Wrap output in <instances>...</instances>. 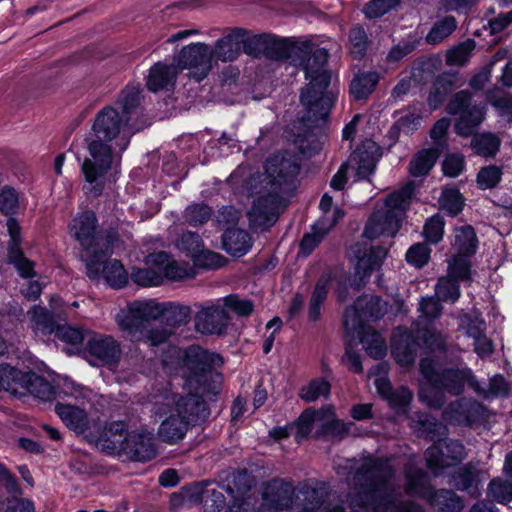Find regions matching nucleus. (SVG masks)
<instances>
[{"mask_svg":"<svg viewBox=\"0 0 512 512\" xmlns=\"http://www.w3.org/2000/svg\"><path fill=\"white\" fill-rule=\"evenodd\" d=\"M127 118L111 107L101 110L93 123L94 139L88 142L89 156L81 164L85 179L83 190L97 197L111 182L110 171L121 161V155L130 142V131L126 129Z\"/></svg>","mask_w":512,"mask_h":512,"instance_id":"f257e3e1","label":"nucleus"},{"mask_svg":"<svg viewBox=\"0 0 512 512\" xmlns=\"http://www.w3.org/2000/svg\"><path fill=\"white\" fill-rule=\"evenodd\" d=\"M300 166L289 153L275 154L264 166V172L249 176L242 193L251 199L247 210L250 226L267 229L272 226L282 206V195L291 191Z\"/></svg>","mask_w":512,"mask_h":512,"instance_id":"f03ea898","label":"nucleus"},{"mask_svg":"<svg viewBox=\"0 0 512 512\" xmlns=\"http://www.w3.org/2000/svg\"><path fill=\"white\" fill-rule=\"evenodd\" d=\"M172 354L181 360L177 373L185 379L189 392L185 396L165 397L164 402L154 404V414L160 417L168 412L195 424L207 418L209 412L202 395L207 391V381L212 368L220 366L223 361L220 355L208 352L199 346H190L185 351L172 349Z\"/></svg>","mask_w":512,"mask_h":512,"instance_id":"7ed1b4c3","label":"nucleus"},{"mask_svg":"<svg viewBox=\"0 0 512 512\" xmlns=\"http://www.w3.org/2000/svg\"><path fill=\"white\" fill-rule=\"evenodd\" d=\"M393 474L390 461L366 459L354 477L360 491L351 499L353 512H424L413 502H401L388 493V481Z\"/></svg>","mask_w":512,"mask_h":512,"instance_id":"20e7f679","label":"nucleus"},{"mask_svg":"<svg viewBox=\"0 0 512 512\" xmlns=\"http://www.w3.org/2000/svg\"><path fill=\"white\" fill-rule=\"evenodd\" d=\"M440 300L434 297L422 298L419 303L420 315L409 331L398 327L392 336L391 353L403 368L411 367L421 347L430 351L445 349V337L432 327V322L442 312Z\"/></svg>","mask_w":512,"mask_h":512,"instance_id":"39448f33","label":"nucleus"},{"mask_svg":"<svg viewBox=\"0 0 512 512\" xmlns=\"http://www.w3.org/2000/svg\"><path fill=\"white\" fill-rule=\"evenodd\" d=\"M290 56L299 57V65L303 67L309 84L302 91L300 100L308 112V119L323 120L327 117L332 105V98L324 94L331 82V73L325 69L328 52L325 48H314L308 42L289 47Z\"/></svg>","mask_w":512,"mask_h":512,"instance_id":"423d86ee","label":"nucleus"},{"mask_svg":"<svg viewBox=\"0 0 512 512\" xmlns=\"http://www.w3.org/2000/svg\"><path fill=\"white\" fill-rule=\"evenodd\" d=\"M420 372L429 383L428 387H421L419 399L430 408H441L445 403L443 392L459 395L466 385L476 386V381L470 369H445L442 372L435 370V363L430 358L420 362Z\"/></svg>","mask_w":512,"mask_h":512,"instance_id":"0eeeda50","label":"nucleus"},{"mask_svg":"<svg viewBox=\"0 0 512 512\" xmlns=\"http://www.w3.org/2000/svg\"><path fill=\"white\" fill-rule=\"evenodd\" d=\"M414 191L412 182L402 189L390 194L384 204L375 209L369 218L364 236L368 239H375L380 236L394 237L400 227V219L409 204Z\"/></svg>","mask_w":512,"mask_h":512,"instance_id":"6e6552de","label":"nucleus"},{"mask_svg":"<svg viewBox=\"0 0 512 512\" xmlns=\"http://www.w3.org/2000/svg\"><path fill=\"white\" fill-rule=\"evenodd\" d=\"M69 231L88 254V258L86 259L88 276L90 278H97L99 276L100 267L102 266L101 259L111 252L108 247L100 252L96 248L100 245L102 238L97 235V219L95 213L91 210L78 213L73 218L69 226Z\"/></svg>","mask_w":512,"mask_h":512,"instance_id":"1a4fd4ad","label":"nucleus"},{"mask_svg":"<svg viewBox=\"0 0 512 512\" xmlns=\"http://www.w3.org/2000/svg\"><path fill=\"white\" fill-rule=\"evenodd\" d=\"M161 311L160 303L155 300H135L117 313L115 321L124 333L137 341L143 339V331L150 321L160 318Z\"/></svg>","mask_w":512,"mask_h":512,"instance_id":"9d476101","label":"nucleus"},{"mask_svg":"<svg viewBox=\"0 0 512 512\" xmlns=\"http://www.w3.org/2000/svg\"><path fill=\"white\" fill-rule=\"evenodd\" d=\"M406 492L425 498L440 512H460L464 508L461 498L450 490L434 491L428 483L427 476L420 470L408 469Z\"/></svg>","mask_w":512,"mask_h":512,"instance_id":"9b49d317","label":"nucleus"},{"mask_svg":"<svg viewBox=\"0 0 512 512\" xmlns=\"http://www.w3.org/2000/svg\"><path fill=\"white\" fill-rule=\"evenodd\" d=\"M449 114L458 115L455 130L459 135L468 136L479 126L485 117V106L471 103L468 91L458 92L447 107Z\"/></svg>","mask_w":512,"mask_h":512,"instance_id":"f8f14e48","label":"nucleus"},{"mask_svg":"<svg viewBox=\"0 0 512 512\" xmlns=\"http://www.w3.org/2000/svg\"><path fill=\"white\" fill-rule=\"evenodd\" d=\"M354 262V279L351 286L356 289L366 284L371 274L380 269L387 250L381 246H369L357 243L352 247Z\"/></svg>","mask_w":512,"mask_h":512,"instance_id":"ddd939ff","label":"nucleus"},{"mask_svg":"<svg viewBox=\"0 0 512 512\" xmlns=\"http://www.w3.org/2000/svg\"><path fill=\"white\" fill-rule=\"evenodd\" d=\"M428 469L435 475H444L446 470L455 466L465 457L464 446L455 440H439L426 451Z\"/></svg>","mask_w":512,"mask_h":512,"instance_id":"4468645a","label":"nucleus"},{"mask_svg":"<svg viewBox=\"0 0 512 512\" xmlns=\"http://www.w3.org/2000/svg\"><path fill=\"white\" fill-rule=\"evenodd\" d=\"M387 312V304L377 296L364 295L359 297L353 306L344 312V326L347 331H355L365 327L363 318L379 319Z\"/></svg>","mask_w":512,"mask_h":512,"instance_id":"2eb2a0df","label":"nucleus"},{"mask_svg":"<svg viewBox=\"0 0 512 512\" xmlns=\"http://www.w3.org/2000/svg\"><path fill=\"white\" fill-rule=\"evenodd\" d=\"M194 326L201 334L221 335L229 325V315L220 299L206 304L197 305Z\"/></svg>","mask_w":512,"mask_h":512,"instance_id":"dca6fc26","label":"nucleus"},{"mask_svg":"<svg viewBox=\"0 0 512 512\" xmlns=\"http://www.w3.org/2000/svg\"><path fill=\"white\" fill-rule=\"evenodd\" d=\"M212 60L211 48L205 43L197 42L182 48L176 62L178 68L189 69L191 76L199 82L211 70Z\"/></svg>","mask_w":512,"mask_h":512,"instance_id":"f3484780","label":"nucleus"},{"mask_svg":"<svg viewBox=\"0 0 512 512\" xmlns=\"http://www.w3.org/2000/svg\"><path fill=\"white\" fill-rule=\"evenodd\" d=\"M241 47L247 55L259 57L265 54L268 58L280 60L289 58V46L283 41L270 35H255L242 38Z\"/></svg>","mask_w":512,"mask_h":512,"instance_id":"a211bd4d","label":"nucleus"},{"mask_svg":"<svg viewBox=\"0 0 512 512\" xmlns=\"http://www.w3.org/2000/svg\"><path fill=\"white\" fill-rule=\"evenodd\" d=\"M126 430L127 426L123 421H114L104 426L101 431L96 425L90 437L101 449L107 450L109 453H120L127 442Z\"/></svg>","mask_w":512,"mask_h":512,"instance_id":"6ab92c4d","label":"nucleus"},{"mask_svg":"<svg viewBox=\"0 0 512 512\" xmlns=\"http://www.w3.org/2000/svg\"><path fill=\"white\" fill-rule=\"evenodd\" d=\"M166 261V252L149 254L145 258V267L133 268L131 272L132 281L142 287H154L163 283V268L161 265Z\"/></svg>","mask_w":512,"mask_h":512,"instance_id":"aec40b11","label":"nucleus"},{"mask_svg":"<svg viewBox=\"0 0 512 512\" xmlns=\"http://www.w3.org/2000/svg\"><path fill=\"white\" fill-rule=\"evenodd\" d=\"M87 352L95 359L94 365H114L121 356L119 343L107 335H96L87 342Z\"/></svg>","mask_w":512,"mask_h":512,"instance_id":"412c9836","label":"nucleus"},{"mask_svg":"<svg viewBox=\"0 0 512 512\" xmlns=\"http://www.w3.org/2000/svg\"><path fill=\"white\" fill-rule=\"evenodd\" d=\"M55 411L68 428L78 434L90 436L96 423L89 419L86 411L72 404L58 403Z\"/></svg>","mask_w":512,"mask_h":512,"instance_id":"4be33fe9","label":"nucleus"},{"mask_svg":"<svg viewBox=\"0 0 512 512\" xmlns=\"http://www.w3.org/2000/svg\"><path fill=\"white\" fill-rule=\"evenodd\" d=\"M375 386L378 393L388 402L398 414H406L410 402L413 399V393L407 387L393 389L391 383L386 377H378L375 380Z\"/></svg>","mask_w":512,"mask_h":512,"instance_id":"5701e85b","label":"nucleus"},{"mask_svg":"<svg viewBox=\"0 0 512 512\" xmlns=\"http://www.w3.org/2000/svg\"><path fill=\"white\" fill-rule=\"evenodd\" d=\"M293 489L282 480H272L263 490V505L268 509L284 510L292 505Z\"/></svg>","mask_w":512,"mask_h":512,"instance_id":"b1692460","label":"nucleus"},{"mask_svg":"<svg viewBox=\"0 0 512 512\" xmlns=\"http://www.w3.org/2000/svg\"><path fill=\"white\" fill-rule=\"evenodd\" d=\"M136 461H149L156 455L153 437L146 432L127 434V442L122 451Z\"/></svg>","mask_w":512,"mask_h":512,"instance_id":"393cba45","label":"nucleus"},{"mask_svg":"<svg viewBox=\"0 0 512 512\" xmlns=\"http://www.w3.org/2000/svg\"><path fill=\"white\" fill-rule=\"evenodd\" d=\"M481 412V405L476 401L462 398L451 403L444 411V419L450 423L470 425Z\"/></svg>","mask_w":512,"mask_h":512,"instance_id":"a878e982","label":"nucleus"},{"mask_svg":"<svg viewBox=\"0 0 512 512\" xmlns=\"http://www.w3.org/2000/svg\"><path fill=\"white\" fill-rule=\"evenodd\" d=\"M246 30L236 28L231 33L216 41L212 50V59L223 62L234 61L241 53L242 38Z\"/></svg>","mask_w":512,"mask_h":512,"instance_id":"bb28decb","label":"nucleus"},{"mask_svg":"<svg viewBox=\"0 0 512 512\" xmlns=\"http://www.w3.org/2000/svg\"><path fill=\"white\" fill-rule=\"evenodd\" d=\"M485 479L483 472L472 466H464L453 473L449 484L458 490L466 491L472 497H478Z\"/></svg>","mask_w":512,"mask_h":512,"instance_id":"cd10ccee","label":"nucleus"},{"mask_svg":"<svg viewBox=\"0 0 512 512\" xmlns=\"http://www.w3.org/2000/svg\"><path fill=\"white\" fill-rule=\"evenodd\" d=\"M331 415L332 406L330 405L325 406L317 411L311 409L305 410L300 415L297 422L291 425L293 435L296 441L300 442L303 439L307 438L311 434L314 426L320 427V423L324 419V417L329 418Z\"/></svg>","mask_w":512,"mask_h":512,"instance_id":"c85d7f7f","label":"nucleus"},{"mask_svg":"<svg viewBox=\"0 0 512 512\" xmlns=\"http://www.w3.org/2000/svg\"><path fill=\"white\" fill-rule=\"evenodd\" d=\"M374 150H376L375 144L368 142L354 151L348 163H346L356 170L358 179H365L373 173L376 166Z\"/></svg>","mask_w":512,"mask_h":512,"instance_id":"c756f323","label":"nucleus"},{"mask_svg":"<svg viewBox=\"0 0 512 512\" xmlns=\"http://www.w3.org/2000/svg\"><path fill=\"white\" fill-rule=\"evenodd\" d=\"M348 333H356L360 339L366 353L372 358L379 359L386 354L387 346L384 338L380 333L371 327H361L355 331H347Z\"/></svg>","mask_w":512,"mask_h":512,"instance_id":"7c9ffc66","label":"nucleus"},{"mask_svg":"<svg viewBox=\"0 0 512 512\" xmlns=\"http://www.w3.org/2000/svg\"><path fill=\"white\" fill-rule=\"evenodd\" d=\"M168 414L159 426L158 436L168 444H175L184 438L189 424L172 412Z\"/></svg>","mask_w":512,"mask_h":512,"instance_id":"2f4dec72","label":"nucleus"},{"mask_svg":"<svg viewBox=\"0 0 512 512\" xmlns=\"http://www.w3.org/2000/svg\"><path fill=\"white\" fill-rule=\"evenodd\" d=\"M177 68L174 65L155 64L151 69L147 80V88L152 92L167 89L175 82Z\"/></svg>","mask_w":512,"mask_h":512,"instance_id":"473e14b6","label":"nucleus"},{"mask_svg":"<svg viewBox=\"0 0 512 512\" xmlns=\"http://www.w3.org/2000/svg\"><path fill=\"white\" fill-rule=\"evenodd\" d=\"M22 386L25 391L22 396L32 395L40 400H52L55 394L54 387L44 378L35 373H24Z\"/></svg>","mask_w":512,"mask_h":512,"instance_id":"72a5a7b5","label":"nucleus"},{"mask_svg":"<svg viewBox=\"0 0 512 512\" xmlns=\"http://www.w3.org/2000/svg\"><path fill=\"white\" fill-rule=\"evenodd\" d=\"M251 246V238L243 229H227L223 235V247L232 256H243Z\"/></svg>","mask_w":512,"mask_h":512,"instance_id":"f704fd0d","label":"nucleus"},{"mask_svg":"<svg viewBox=\"0 0 512 512\" xmlns=\"http://www.w3.org/2000/svg\"><path fill=\"white\" fill-rule=\"evenodd\" d=\"M437 149H422L418 151L411 159L408 171L413 177L426 176L438 159Z\"/></svg>","mask_w":512,"mask_h":512,"instance_id":"c9c22d12","label":"nucleus"},{"mask_svg":"<svg viewBox=\"0 0 512 512\" xmlns=\"http://www.w3.org/2000/svg\"><path fill=\"white\" fill-rule=\"evenodd\" d=\"M24 373L14 367L0 365V391L10 392L14 396L22 397L25 388L22 386Z\"/></svg>","mask_w":512,"mask_h":512,"instance_id":"e433bc0d","label":"nucleus"},{"mask_svg":"<svg viewBox=\"0 0 512 512\" xmlns=\"http://www.w3.org/2000/svg\"><path fill=\"white\" fill-rule=\"evenodd\" d=\"M411 427L419 435L430 437L431 440L444 435L446 432V427L444 425L425 413H416L411 418Z\"/></svg>","mask_w":512,"mask_h":512,"instance_id":"4c0bfd02","label":"nucleus"},{"mask_svg":"<svg viewBox=\"0 0 512 512\" xmlns=\"http://www.w3.org/2000/svg\"><path fill=\"white\" fill-rule=\"evenodd\" d=\"M301 493L304 498L298 512H342L338 506L331 509L329 505L325 504L323 492L318 489L307 487Z\"/></svg>","mask_w":512,"mask_h":512,"instance_id":"58836bf2","label":"nucleus"},{"mask_svg":"<svg viewBox=\"0 0 512 512\" xmlns=\"http://www.w3.org/2000/svg\"><path fill=\"white\" fill-rule=\"evenodd\" d=\"M379 76L376 72H364L351 81L350 93L356 100L366 99L376 88Z\"/></svg>","mask_w":512,"mask_h":512,"instance_id":"ea45409f","label":"nucleus"},{"mask_svg":"<svg viewBox=\"0 0 512 512\" xmlns=\"http://www.w3.org/2000/svg\"><path fill=\"white\" fill-rule=\"evenodd\" d=\"M329 282L330 277L323 275L315 285L308 308V318L310 321L316 322L321 317V306L327 298Z\"/></svg>","mask_w":512,"mask_h":512,"instance_id":"a19ab883","label":"nucleus"},{"mask_svg":"<svg viewBox=\"0 0 512 512\" xmlns=\"http://www.w3.org/2000/svg\"><path fill=\"white\" fill-rule=\"evenodd\" d=\"M319 207L323 215L315 223V229L323 225V231L328 232L344 216V212L338 207H333V199L327 193L322 196Z\"/></svg>","mask_w":512,"mask_h":512,"instance_id":"79ce46f5","label":"nucleus"},{"mask_svg":"<svg viewBox=\"0 0 512 512\" xmlns=\"http://www.w3.org/2000/svg\"><path fill=\"white\" fill-rule=\"evenodd\" d=\"M500 144L498 136L492 133L477 134L471 141L472 149L477 155L483 157L494 156L498 152Z\"/></svg>","mask_w":512,"mask_h":512,"instance_id":"37998d69","label":"nucleus"},{"mask_svg":"<svg viewBox=\"0 0 512 512\" xmlns=\"http://www.w3.org/2000/svg\"><path fill=\"white\" fill-rule=\"evenodd\" d=\"M102 273L107 283L114 288H122L128 283V274L118 260L103 264Z\"/></svg>","mask_w":512,"mask_h":512,"instance_id":"c03bdc74","label":"nucleus"},{"mask_svg":"<svg viewBox=\"0 0 512 512\" xmlns=\"http://www.w3.org/2000/svg\"><path fill=\"white\" fill-rule=\"evenodd\" d=\"M456 27L457 24L454 17H444L432 26L426 35V42L431 45H437L451 35Z\"/></svg>","mask_w":512,"mask_h":512,"instance_id":"a18cd8bd","label":"nucleus"},{"mask_svg":"<svg viewBox=\"0 0 512 512\" xmlns=\"http://www.w3.org/2000/svg\"><path fill=\"white\" fill-rule=\"evenodd\" d=\"M208 486L202 484H194L185 488L181 494L174 495L171 499V504L174 508L180 505H192L199 502L204 503L206 491Z\"/></svg>","mask_w":512,"mask_h":512,"instance_id":"49530a36","label":"nucleus"},{"mask_svg":"<svg viewBox=\"0 0 512 512\" xmlns=\"http://www.w3.org/2000/svg\"><path fill=\"white\" fill-rule=\"evenodd\" d=\"M162 308L160 318H164L166 322L173 326L186 324L190 318V308L184 305L173 303L161 304Z\"/></svg>","mask_w":512,"mask_h":512,"instance_id":"de8ad7c7","label":"nucleus"},{"mask_svg":"<svg viewBox=\"0 0 512 512\" xmlns=\"http://www.w3.org/2000/svg\"><path fill=\"white\" fill-rule=\"evenodd\" d=\"M476 235L471 226H463L455 229L453 246L459 253L474 254L476 251Z\"/></svg>","mask_w":512,"mask_h":512,"instance_id":"09e8293b","label":"nucleus"},{"mask_svg":"<svg viewBox=\"0 0 512 512\" xmlns=\"http://www.w3.org/2000/svg\"><path fill=\"white\" fill-rule=\"evenodd\" d=\"M472 254L459 253L448 262V273L450 277L459 281L471 279V264L468 259Z\"/></svg>","mask_w":512,"mask_h":512,"instance_id":"8fccbe9b","label":"nucleus"},{"mask_svg":"<svg viewBox=\"0 0 512 512\" xmlns=\"http://www.w3.org/2000/svg\"><path fill=\"white\" fill-rule=\"evenodd\" d=\"M435 295L438 300L454 303L460 296L458 281L449 275L439 278L435 286Z\"/></svg>","mask_w":512,"mask_h":512,"instance_id":"3c124183","label":"nucleus"},{"mask_svg":"<svg viewBox=\"0 0 512 512\" xmlns=\"http://www.w3.org/2000/svg\"><path fill=\"white\" fill-rule=\"evenodd\" d=\"M331 385L323 379L317 378L303 386L300 391V397L306 402H314L320 397H327L330 394Z\"/></svg>","mask_w":512,"mask_h":512,"instance_id":"603ef678","label":"nucleus"},{"mask_svg":"<svg viewBox=\"0 0 512 512\" xmlns=\"http://www.w3.org/2000/svg\"><path fill=\"white\" fill-rule=\"evenodd\" d=\"M161 267L163 268V280L167 278L177 281L193 276V270L187 263L171 260L168 253H166V261Z\"/></svg>","mask_w":512,"mask_h":512,"instance_id":"864d4df0","label":"nucleus"},{"mask_svg":"<svg viewBox=\"0 0 512 512\" xmlns=\"http://www.w3.org/2000/svg\"><path fill=\"white\" fill-rule=\"evenodd\" d=\"M28 314L36 331L43 334H51L54 331V319L46 308L34 306Z\"/></svg>","mask_w":512,"mask_h":512,"instance_id":"5fc2aeb1","label":"nucleus"},{"mask_svg":"<svg viewBox=\"0 0 512 512\" xmlns=\"http://www.w3.org/2000/svg\"><path fill=\"white\" fill-rule=\"evenodd\" d=\"M177 248L193 260L203 251L204 244L201 237L194 232H184L178 239Z\"/></svg>","mask_w":512,"mask_h":512,"instance_id":"6e6d98bb","label":"nucleus"},{"mask_svg":"<svg viewBox=\"0 0 512 512\" xmlns=\"http://www.w3.org/2000/svg\"><path fill=\"white\" fill-rule=\"evenodd\" d=\"M141 90L136 86H128L120 95L119 104L123 110V117L130 119L129 114L132 113L140 104Z\"/></svg>","mask_w":512,"mask_h":512,"instance_id":"4d7b16f0","label":"nucleus"},{"mask_svg":"<svg viewBox=\"0 0 512 512\" xmlns=\"http://www.w3.org/2000/svg\"><path fill=\"white\" fill-rule=\"evenodd\" d=\"M488 495L499 503L512 501V483L501 479H493L488 487Z\"/></svg>","mask_w":512,"mask_h":512,"instance_id":"13d9d810","label":"nucleus"},{"mask_svg":"<svg viewBox=\"0 0 512 512\" xmlns=\"http://www.w3.org/2000/svg\"><path fill=\"white\" fill-rule=\"evenodd\" d=\"M8 262L14 265L21 277L28 278L34 275V264L24 256L21 248L8 252Z\"/></svg>","mask_w":512,"mask_h":512,"instance_id":"bf43d9fd","label":"nucleus"},{"mask_svg":"<svg viewBox=\"0 0 512 512\" xmlns=\"http://www.w3.org/2000/svg\"><path fill=\"white\" fill-rule=\"evenodd\" d=\"M475 48L473 40H467L447 52V63L450 65H463L466 63Z\"/></svg>","mask_w":512,"mask_h":512,"instance_id":"052dcab7","label":"nucleus"},{"mask_svg":"<svg viewBox=\"0 0 512 512\" xmlns=\"http://www.w3.org/2000/svg\"><path fill=\"white\" fill-rule=\"evenodd\" d=\"M350 52L355 58H361L367 49L368 38L362 27H353L349 34Z\"/></svg>","mask_w":512,"mask_h":512,"instance_id":"680f3d73","label":"nucleus"},{"mask_svg":"<svg viewBox=\"0 0 512 512\" xmlns=\"http://www.w3.org/2000/svg\"><path fill=\"white\" fill-rule=\"evenodd\" d=\"M440 203L442 208L451 216H456L463 208L461 194L455 189H446L442 192Z\"/></svg>","mask_w":512,"mask_h":512,"instance_id":"e2e57ef3","label":"nucleus"},{"mask_svg":"<svg viewBox=\"0 0 512 512\" xmlns=\"http://www.w3.org/2000/svg\"><path fill=\"white\" fill-rule=\"evenodd\" d=\"M501 177V168L495 165H489L479 171L477 175V184L481 189H490L499 183Z\"/></svg>","mask_w":512,"mask_h":512,"instance_id":"0e129e2a","label":"nucleus"},{"mask_svg":"<svg viewBox=\"0 0 512 512\" xmlns=\"http://www.w3.org/2000/svg\"><path fill=\"white\" fill-rule=\"evenodd\" d=\"M210 217L211 209L205 204H193L185 210L186 221L193 226L204 224Z\"/></svg>","mask_w":512,"mask_h":512,"instance_id":"69168bd1","label":"nucleus"},{"mask_svg":"<svg viewBox=\"0 0 512 512\" xmlns=\"http://www.w3.org/2000/svg\"><path fill=\"white\" fill-rule=\"evenodd\" d=\"M19 209V197L17 192L10 187L0 190V211L5 215L15 214Z\"/></svg>","mask_w":512,"mask_h":512,"instance_id":"338daca9","label":"nucleus"},{"mask_svg":"<svg viewBox=\"0 0 512 512\" xmlns=\"http://www.w3.org/2000/svg\"><path fill=\"white\" fill-rule=\"evenodd\" d=\"M430 258V249L424 243H417L411 246L406 252V260L415 267H423Z\"/></svg>","mask_w":512,"mask_h":512,"instance_id":"774afa93","label":"nucleus"}]
</instances>
